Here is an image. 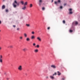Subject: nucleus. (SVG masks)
I'll use <instances>...</instances> for the list:
<instances>
[{"instance_id": "nucleus-15", "label": "nucleus", "mask_w": 80, "mask_h": 80, "mask_svg": "<svg viewBox=\"0 0 80 80\" xmlns=\"http://www.w3.org/2000/svg\"><path fill=\"white\" fill-rule=\"evenodd\" d=\"M20 3L22 5H23L24 4V2L23 1H21Z\"/></svg>"}, {"instance_id": "nucleus-20", "label": "nucleus", "mask_w": 80, "mask_h": 80, "mask_svg": "<svg viewBox=\"0 0 80 80\" xmlns=\"http://www.w3.org/2000/svg\"><path fill=\"white\" fill-rule=\"evenodd\" d=\"M22 50L24 51V52H25L27 50V49L26 48H24L22 49Z\"/></svg>"}, {"instance_id": "nucleus-25", "label": "nucleus", "mask_w": 80, "mask_h": 80, "mask_svg": "<svg viewBox=\"0 0 80 80\" xmlns=\"http://www.w3.org/2000/svg\"><path fill=\"white\" fill-rule=\"evenodd\" d=\"M58 3H60V2H61V1L60 0H58Z\"/></svg>"}, {"instance_id": "nucleus-26", "label": "nucleus", "mask_w": 80, "mask_h": 80, "mask_svg": "<svg viewBox=\"0 0 80 80\" xmlns=\"http://www.w3.org/2000/svg\"><path fill=\"white\" fill-rule=\"evenodd\" d=\"M33 46H35V45H36V44L34 43L33 44Z\"/></svg>"}, {"instance_id": "nucleus-19", "label": "nucleus", "mask_w": 80, "mask_h": 80, "mask_svg": "<svg viewBox=\"0 0 80 80\" xmlns=\"http://www.w3.org/2000/svg\"><path fill=\"white\" fill-rule=\"evenodd\" d=\"M35 47H37V48H40V45H39L38 44L36 46H35Z\"/></svg>"}, {"instance_id": "nucleus-27", "label": "nucleus", "mask_w": 80, "mask_h": 80, "mask_svg": "<svg viewBox=\"0 0 80 80\" xmlns=\"http://www.w3.org/2000/svg\"><path fill=\"white\" fill-rule=\"evenodd\" d=\"M32 34L33 35L35 34V32H34L33 31L32 32Z\"/></svg>"}, {"instance_id": "nucleus-42", "label": "nucleus", "mask_w": 80, "mask_h": 80, "mask_svg": "<svg viewBox=\"0 0 80 80\" xmlns=\"http://www.w3.org/2000/svg\"><path fill=\"white\" fill-rule=\"evenodd\" d=\"M2 49V48L1 47H0V50Z\"/></svg>"}, {"instance_id": "nucleus-21", "label": "nucleus", "mask_w": 80, "mask_h": 80, "mask_svg": "<svg viewBox=\"0 0 80 80\" xmlns=\"http://www.w3.org/2000/svg\"><path fill=\"white\" fill-rule=\"evenodd\" d=\"M32 6H33V5H32V4H30V6L29 7H30V8H32Z\"/></svg>"}, {"instance_id": "nucleus-4", "label": "nucleus", "mask_w": 80, "mask_h": 80, "mask_svg": "<svg viewBox=\"0 0 80 80\" xmlns=\"http://www.w3.org/2000/svg\"><path fill=\"white\" fill-rule=\"evenodd\" d=\"M72 9H71V8H70L69 9L70 14H72V13H73V12H72Z\"/></svg>"}, {"instance_id": "nucleus-18", "label": "nucleus", "mask_w": 80, "mask_h": 80, "mask_svg": "<svg viewBox=\"0 0 80 80\" xmlns=\"http://www.w3.org/2000/svg\"><path fill=\"white\" fill-rule=\"evenodd\" d=\"M28 3V2H26L24 4V6H26V5H27V4Z\"/></svg>"}, {"instance_id": "nucleus-14", "label": "nucleus", "mask_w": 80, "mask_h": 80, "mask_svg": "<svg viewBox=\"0 0 80 80\" xmlns=\"http://www.w3.org/2000/svg\"><path fill=\"white\" fill-rule=\"evenodd\" d=\"M35 38V36H32L31 37V39L32 40H33V39H34Z\"/></svg>"}, {"instance_id": "nucleus-8", "label": "nucleus", "mask_w": 80, "mask_h": 80, "mask_svg": "<svg viewBox=\"0 0 80 80\" xmlns=\"http://www.w3.org/2000/svg\"><path fill=\"white\" fill-rule=\"evenodd\" d=\"M19 38L20 40H23V37L22 36H20L19 37Z\"/></svg>"}, {"instance_id": "nucleus-30", "label": "nucleus", "mask_w": 80, "mask_h": 80, "mask_svg": "<svg viewBox=\"0 0 80 80\" xmlns=\"http://www.w3.org/2000/svg\"><path fill=\"white\" fill-rule=\"evenodd\" d=\"M6 12H8V10L7 9H6Z\"/></svg>"}, {"instance_id": "nucleus-16", "label": "nucleus", "mask_w": 80, "mask_h": 80, "mask_svg": "<svg viewBox=\"0 0 80 80\" xmlns=\"http://www.w3.org/2000/svg\"><path fill=\"white\" fill-rule=\"evenodd\" d=\"M26 26H27V27H30V25L29 24H26Z\"/></svg>"}, {"instance_id": "nucleus-12", "label": "nucleus", "mask_w": 80, "mask_h": 80, "mask_svg": "<svg viewBox=\"0 0 80 80\" xmlns=\"http://www.w3.org/2000/svg\"><path fill=\"white\" fill-rule=\"evenodd\" d=\"M24 37L25 38H27V37H28V36L27 35V34L26 33H24Z\"/></svg>"}, {"instance_id": "nucleus-3", "label": "nucleus", "mask_w": 80, "mask_h": 80, "mask_svg": "<svg viewBox=\"0 0 80 80\" xmlns=\"http://www.w3.org/2000/svg\"><path fill=\"white\" fill-rule=\"evenodd\" d=\"M18 69L20 71L22 70V65L19 66L18 68Z\"/></svg>"}, {"instance_id": "nucleus-9", "label": "nucleus", "mask_w": 80, "mask_h": 80, "mask_svg": "<svg viewBox=\"0 0 80 80\" xmlns=\"http://www.w3.org/2000/svg\"><path fill=\"white\" fill-rule=\"evenodd\" d=\"M51 67H52V68H56V66H55V65H53L51 66Z\"/></svg>"}, {"instance_id": "nucleus-40", "label": "nucleus", "mask_w": 80, "mask_h": 80, "mask_svg": "<svg viewBox=\"0 0 80 80\" xmlns=\"http://www.w3.org/2000/svg\"><path fill=\"white\" fill-rule=\"evenodd\" d=\"M67 5V4H66V3H64V6H65V5Z\"/></svg>"}, {"instance_id": "nucleus-24", "label": "nucleus", "mask_w": 80, "mask_h": 80, "mask_svg": "<svg viewBox=\"0 0 80 80\" xmlns=\"http://www.w3.org/2000/svg\"><path fill=\"white\" fill-rule=\"evenodd\" d=\"M3 62V61L2 60V59H0V62L2 63Z\"/></svg>"}, {"instance_id": "nucleus-5", "label": "nucleus", "mask_w": 80, "mask_h": 80, "mask_svg": "<svg viewBox=\"0 0 80 80\" xmlns=\"http://www.w3.org/2000/svg\"><path fill=\"white\" fill-rule=\"evenodd\" d=\"M37 39L38 40H39V42H41V41H42V39H41V38H40V37H38L37 38Z\"/></svg>"}, {"instance_id": "nucleus-28", "label": "nucleus", "mask_w": 80, "mask_h": 80, "mask_svg": "<svg viewBox=\"0 0 80 80\" xmlns=\"http://www.w3.org/2000/svg\"><path fill=\"white\" fill-rule=\"evenodd\" d=\"M2 55H1L0 56V59H2Z\"/></svg>"}, {"instance_id": "nucleus-44", "label": "nucleus", "mask_w": 80, "mask_h": 80, "mask_svg": "<svg viewBox=\"0 0 80 80\" xmlns=\"http://www.w3.org/2000/svg\"><path fill=\"white\" fill-rule=\"evenodd\" d=\"M1 31L0 30V32Z\"/></svg>"}, {"instance_id": "nucleus-33", "label": "nucleus", "mask_w": 80, "mask_h": 80, "mask_svg": "<svg viewBox=\"0 0 80 80\" xmlns=\"http://www.w3.org/2000/svg\"><path fill=\"white\" fill-rule=\"evenodd\" d=\"M63 23H65V20H63Z\"/></svg>"}, {"instance_id": "nucleus-34", "label": "nucleus", "mask_w": 80, "mask_h": 80, "mask_svg": "<svg viewBox=\"0 0 80 80\" xmlns=\"http://www.w3.org/2000/svg\"><path fill=\"white\" fill-rule=\"evenodd\" d=\"M55 4H57V3H58V2H55Z\"/></svg>"}, {"instance_id": "nucleus-31", "label": "nucleus", "mask_w": 80, "mask_h": 80, "mask_svg": "<svg viewBox=\"0 0 80 80\" xmlns=\"http://www.w3.org/2000/svg\"><path fill=\"white\" fill-rule=\"evenodd\" d=\"M45 8L43 7V8H42V10H45Z\"/></svg>"}, {"instance_id": "nucleus-13", "label": "nucleus", "mask_w": 80, "mask_h": 80, "mask_svg": "<svg viewBox=\"0 0 80 80\" xmlns=\"http://www.w3.org/2000/svg\"><path fill=\"white\" fill-rule=\"evenodd\" d=\"M8 48H13V46L10 45L8 47Z\"/></svg>"}, {"instance_id": "nucleus-43", "label": "nucleus", "mask_w": 80, "mask_h": 80, "mask_svg": "<svg viewBox=\"0 0 80 80\" xmlns=\"http://www.w3.org/2000/svg\"><path fill=\"white\" fill-rule=\"evenodd\" d=\"M53 2V0H52V2Z\"/></svg>"}, {"instance_id": "nucleus-32", "label": "nucleus", "mask_w": 80, "mask_h": 80, "mask_svg": "<svg viewBox=\"0 0 80 80\" xmlns=\"http://www.w3.org/2000/svg\"><path fill=\"white\" fill-rule=\"evenodd\" d=\"M73 32V30H70L69 31V32H70V33H71V32Z\"/></svg>"}, {"instance_id": "nucleus-36", "label": "nucleus", "mask_w": 80, "mask_h": 80, "mask_svg": "<svg viewBox=\"0 0 80 80\" xmlns=\"http://www.w3.org/2000/svg\"><path fill=\"white\" fill-rule=\"evenodd\" d=\"M20 30V28H17V30Z\"/></svg>"}, {"instance_id": "nucleus-10", "label": "nucleus", "mask_w": 80, "mask_h": 80, "mask_svg": "<svg viewBox=\"0 0 80 80\" xmlns=\"http://www.w3.org/2000/svg\"><path fill=\"white\" fill-rule=\"evenodd\" d=\"M26 40L27 42H29L30 40V39L29 38H27L26 39Z\"/></svg>"}, {"instance_id": "nucleus-37", "label": "nucleus", "mask_w": 80, "mask_h": 80, "mask_svg": "<svg viewBox=\"0 0 80 80\" xmlns=\"http://www.w3.org/2000/svg\"><path fill=\"white\" fill-rule=\"evenodd\" d=\"M46 79H48V76L46 77Z\"/></svg>"}, {"instance_id": "nucleus-7", "label": "nucleus", "mask_w": 80, "mask_h": 80, "mask_svg": "<svg viewBox=\"0 0 80 80\" xmlns=\"http://www.w3.org/2000/svg\"><path fill=\"white\" fill-rule=\"evenodd\" d=\"M26 9H27V7H26V6H24V7H23L22 8V10H26Z\"/></svg>"}, {"instance_id": "nucleus-39", "label": "nucleus", "mask_w": 80, "mask_h": 80, "mask_svg": "<svg viewBox=\"0 0 80 80\" xmlns=\"http://www.w3.org/2000/svg\"><path fill=\"white\" fill-rule=\"evenodd\" d=\"M16 27V26L15 25H13V27H14V28H15Z\"/></svg>"}, {"instance_id": "nucleus-29", "label": "nucleus", "mask_w": 80, "mask_h": 80, "mask_svg": "<svg viewBox=\"0 0 80 80\" xmlns=\"http://www.w3.org/2000/svg\"><path fill=\"white\" fill-rule=\"evenodd\" d=\"M47 29H48V30H50V27H48V28H47Z\"/></svg>"}, {"instance_id": "nucleus-1", "label": "nucleus", "mask_w": 80, "mask_h": 80, "mask_svg": "<svg viewBox=\"0 0 80 80\" xmlns=\"http://www.w3.org/2000/svg\"><path fill=\"white\" fill-rule=\"evenodd\" d=\"M12 5L14 8H17V6H19L20 5V3L18 2L17 0H15L12 3Z\"/></svg>"}, {"instance_id": "nucleus-23", "label": "nucleus", "mask_w": 80, "mask_h": 80, "mask_svg": "<svg viewBox=\"0 0 80 80\" xmlns=\"http://www.w3.org/2000/svg\"><path fill=\"white\" fill-rule=\"evenodd\" d=\"M58 75H61V73H60L59 71L58 72Z\"/></svg>"}, {"instance_id": "nucleus-41", "label": "nucleus", "mask_w": 80, "mask_h": 80, "mask_svg": "<svg viewBox=\"0 0 80 80\" xmlns=\"http://www.w3.org/2000/svg\"><path fill=\"white\" fill-rule=\"evenodd\" d=\"M1 23H2V22H1V21H0V24H1Z\"/></svg>"}, {"instance_id": "nucleus-17", "label": "nucleus", "mask_w": 80, "mask_h": 80, "mask_svg": "<svg viewBox=\"0 0 80 80\" xmlns=\"http://www.w3.org/2000/svg\"><path fill=\"white\" fill-rule=\"evenodd\" d=\"M5 8V5H3L2 7V9H4Z\"/></svg>"}, {"instance_id": "nucleus-2", "label": "nucleus", "mask_w": 80, "mask_h": 80, "mask_svg": "<svg viewBox=\"0 0 80 80\" xmlns=\"http://www.w3.org/2000/svg\"><path fill=\"white\" fill-rule=\"evenodd\" d=\"M54 75H57V73L56 72H55L54 73V74L52 75H52L50 76V78H51V79H52V80H54V79H55V77H53V76H54Z\"/></svg>"}, {"instance_id": "nucleus-35", "label": "nucleus", "mask_w": 80, "mask_h": 80, "mask_svg": "<svg viewBox=\"0 0 80 80\" xmlns=\"http://www.w3.org/2000/svg\"><path fill=\"white\" fill-rule=\"evenodd\" d=\"M62 8H63V7H62V6H61L60 7V8H61V9H62Z\"/></svg>"}, {"instance_id": "nucleus-11", "label": "nucleus", "mask_w": 80, "mask_h": 80, "mask_svg": "<svg viewBox=\"0 0 80 80\" xmlns=\"http://www.w3.org/2000/svg\"><path fill=\"white\" fill-rule=\"evenodd\" d=\"M34 51L35 53H37L38 52V49H36L34 50Z\"/></svg>"}, {"instance_id": "nucleus-45", "label": "nucleus", "mask_w": 80, "mask_h": 80, "mask_svg": "<svg viewBox=\"0 0 80 80\" xmlns=\"http://www.w3.org/2000/svg\"><path fill=\"white\" fill-rule=\"evenodd\" d=\"M26 75H27V74H26Z\"/></svg>"}, {"instance_id": "nucleus-38", "label": "nucleus", "mask_w": 80, "mask_h": 80, "mask_svg": "<svg viewBox=\"0 0 80 80\" xmlns=\"http://www.w3.org/2000/svg\"><path fill=\"white\" fill-rule=\"evenodd\" d=\"M65 78H62V80H64Z\"/></svg>"}, {"instance_id": "nucleus-22", "label": "nucleus", "mask_w": 80, "mask_h": 80, "mask_svg": "<svg viewBox=\"0 0 80 80\" xmlns=\"http://www.w3.org/2000/svg\"><path fill=\"white\" fill-rule=\"evenodd\" d=\"M75 24H76V25H78V22L77 21L75 22Z\"/></svg>"}, {"instance_id": "nucleus-6", "label": "nucleus", "mask_w": 80, "mask_h": 80, "mask_svg": "<svg viewBox=\"0 0 80 80\" xmlns=\"http://www.w3.org/2000/svg\"><path fill=\"white\" fill-rule=\"evenodd\" d=\"M42 0H39V6H41V5H42Z\"/></svg>"}]
</instances>
